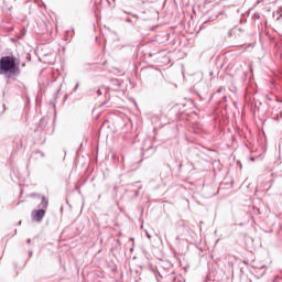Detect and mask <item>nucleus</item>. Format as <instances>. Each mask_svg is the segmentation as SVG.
<instances>
[{
  "label": "nucleus",
  "mask_w": 282,
  "mask_h": 282,
  "mask_svg": "<svg viewBox=\"0 0 282 282\" xmlns=\"http://www.w3.org/2000/svg\"><path fill=\"white\" fill-rule=\"evenodd\" d=\"M0 76H6V78L21 76V67L17 63V57L7 55L0 58Z\"/></svg>",
  "instance_id": "1"
},
{
  "label": "nucleus",
  "mask_w": 282,
  "mask_h": 282,
  "mask_svg": "<svg viewBox=\"0 0 282 282\" xmlns=\"http://www.w3.org/2000/svg\"><path fill=\"white\" fill-rule=\"evenodd\" d=\"M31 217L33 221H37V223L43 221V217H45V209L33 210L31 214Z\"/></svg>",
  "instance_id": "2"
},
{
  "label": "nucleus",
  "mask_w": 282,
  "mask_h": 282,
  "mask_svg": "<svg viewBox=\"0 0 282 282\" xmlns=\"http://www.w3.org/2000/svg\"><path fill=\"white\" fill-rule=\"evenodd\" d=\"M47 206H50V200H47L45 196H43L39 208H41V210H47Z\"/></svg>",
  "instance_id": "3"
},
{
  "label": "nucleus",
  "mask_w": 282,
  "mask_h": 282,
  "mask_svg": "<svg viewBox=\"0 0 282 282\" xmlns=\"http://www.w3.org/2000/svg\"><path fill=\"white\" fill-rule=\"evenodd\" d=\"M98 96H102V91L100 89L97 90Z\"/></svg>",
  "instance_id": "4"
},
{
  "label": "nucleus",
  "mask_w": 282,
  "mask_h": 282,
  "mask_svg": "<svg viewBox=\"0 0 282 282\" xmlns=\"http://www.w3.org/2000/svg\"><path fill=\"white\" fill-rule=\"evenodd\" d=\"M145 235L149 239H151V234H149V231H145Z\"/></svg>",
  "instance_id": "5"
},
{
  "label": "nucleus",
  "mask_w": 282,
  "mask_h": 282,
  "mask_svg": "<svg viewBox=\"0 0 282 282\" xmlns=\"http://www.w3.org/2000/svg\"><path fill=\"white\" fill-rule=\"evenodd\" d=\"M78 87H79V84L77 83L75 86V91H76V89H78Z\"/></svg>",
  "instance_id": "6"
},
{
  "label": "nucleus",
  "mask_w": 282,
  "mask_h": 282,
  "mask_svg": "<svg viewBox=\"0 0 282 282\" xmlns=\"http://www.w3.org/2000/svg\"><path fill=\"white\" fill-rule=\"evenodd\" d=\"M217 94H221V88H218Z\"/></svg>",
  "instance_id": "7"
},
{
  "label": "nucleus",
  "mask_w": 282,
  "mask_h": 282,
  "mask_svg": "<svg viewBox=\"0 0 282 282\" xmlns=\"http://www.w3.org/2000/svg\"><path fill=\"white\" fill-rule=\"evenodd\" d=\"M31 197H36V194H32Z\"/></svg>",
  "instance_id": "8"
},
{
  "label": "nucleus",
  "mask_w": 282,
  "mask_h": 282,
  "mask_svg": "<svg viewBox=\"0 0 282 282\" xmlns=\"http://www.w3.org/2000/svg\"><path fill=\"white\" fill-rule=\"evenodd\" d=\"M31 242H32V240H31V239H29V240H28V243H31Z\"/></svg>",
  "instance_id": "9"
},
{
  "label": "nucleus",
  "mask_w": 282,
  "mask_h": 282,
  "mask_svg": "<svg viewBox=\"0 0 282 282\" xmlns=\"http://www.w3.org/2000/svg\"><path fill=\"white\" fill-rule=\"evenodd\" d=\"M156 281H159L160 282V278L156 275Z\"/></svg>",
  "instance_id": "10"
}]
</instances>
